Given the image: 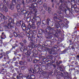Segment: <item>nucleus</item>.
Masks as SVG:
<instances>
[{"label": "nucleus", "mask_w": 79, "mask_h": 79, "mask_svg": "<svg viewBox=\"0 0 79 79\" xmlns=\"http://www.w3.org/2000/svg\"><path fill=\"white\" fill-rule=\"evenodd\" d=\"M53 19L54 20L55 22H52V24H54L55 27L57 29H58L60 27V23L62 22V20L60 19L58 15H57V16H54Z\"/></svg>", "instance_id": "nucleus-1"}, {"label": "nucleus", "mask_w": 79, "mask_h": 79, "mask_svg": "<svg viewBox=\"0 0 79 79\" xmlns=\"http://www.w3.org/2000/svg\"><path fill=\"white\" fill-rule=\"evenodd\" d=\"M24 49L22 48H20V51L21 52H23V53L25 55H27L29 51H31L32 50V48L29 46H25L24 47Z\"/></svg>", "instance_id": "nucleus-2"}, {"label": "nucleus", "mask_w": 79, "mask_h": 79, "mask_svg": "<svg viewBox=\"0 0 79 79\" xmlns=\"http://www.w3.org/2000/svg\"><path fill=\"white\" fill-rule=\"evenodd\" d=\"M64 0H60V2L61 4L59 6V8L60 10H62L63 12H65L66 13V11L67 10L66 9H65L64 8L66 7V5L64 3Z\"/></svg>", "instance_id": "nucleus-3"}, {"label": "nucleus", "mask_w": 79, "mask_h": 79, "mask_svg": "<svg viewBox=\"0 0 79 79\" xmlns=\"http://www.w3.org/2000/svg\"><path fill=\"white\" fill-rule=\"evenodd\" d=\"M21 14L22 15H24L25 14L24 18L25 19L27 18V17L30 14V12L29 11H27L26 12V11L25 10H21Z\"/></svg>", "instance_id": "nucleus-4"}, {"label": "nucleus", "mask_w": 79, "mask_h": 79, "mask_svg": "<svg viewBox=\"0 0 79 79\" xmlns=\"http://www.w3.org/2000/svg\"><path fill=\"white\" fill-rule=\"evenodd\" d=\"M53 29H54V28H52L50 27H47L45 31H44V30L43 29H40V31H39V32H40L41 31V33L42 32H44V34H45V32H48V31H52V30H53Z\"/></svg>", "instance_id": "nucleus-5"}, {"label": "nucleus", "mask_w": 79, "mask_h": 79, "mask_svg": "<svg viewBox=\"0 0 79 79\" xmlns=\"http://www.w3.org/2000/svg\"><path fill=\"white\" fill-rule=\"evenodd\" d=\"M13 0L12 2L15 3H19L20 5L22 4V5H25V2H24V0Z\"/></svg>", "instance_id": "nucleus-6"}, {"label": "nucleus", "mask_w": 79, "mask_h": 79, "mask_svg": "<svg viewBox=\"0 0 79 79\" xmlns=\"http://www.w3.org/2000/svg\"><path fill=\"white\" fill-rule=\"evenodd\" d=\"M13 23H8L6 25V31H8V29H11L13 27Z\"/></svg>", "instance_id": "nucleus-7"}, {"label": "nucleus", "mask_w": 79, "mask_h": 79, "mask_svg": "<svg viewBox=\"0 0 79 79\" xmlns=\"http://www.w3.org/2000/svg\"><path fill=\"white\" fill-rule=\"evenodd\" d=\"M33 21H37V23H36V24L37 25V26H39V25H40V21H41V20H40V18H39V17H36L35 19V18L33 17Z\"/></svg>", "instance_id": "nucleus-8"}, {"label": "nucleus", "mask_w": 79, "mask_h": 79, "mask_svg": "<svg viewBox=\"0 0 79 79\" xmlns=\"http://www.w3.org/2000/svg\"><path fill=\"white\" fill-rule=\"evenodd\" d=\"M32 53V52L31 51H30L28 52V53L27 55H26V56H27V61H29V62H31V61H32V59L31 58V56H30V55Z\"/></svg>", "instance_id": "nucleus-9"}, {"label": "nucleus", "mask_w": 79, "mask_h": 79, "mask_svg": "<svg viewBox=\"0 0 79 79\" xmlns=\"http://www.w3.org/2000/svg\"><path fill=\"white\" fill-rule=\"evenodd\" d=\"M31 7H29V10H30L31 11V10H32V9H33V10L34 11L35 9V7H37V5L35 3H32V4H31Z\"/></svg>", "instance_id": "nucleus-10"}, {"label": "nucleus", "mask_w": 79, "mask_h": 79, "mask_svg": "<svg viewBox=\"0 0 79 79\" xmlns=\"http://www.w3.org/2000/svg\"><path fill=\"white\" fill-rule=\"evenodd\" d=\"M28 31H27V32H29L30 34H32L33 35L35 36L37 34V32L35 31H32L30 30L29 29H27Z\"/></svg>", "instance_id": "nucleus-11"}, {"label": "nucleus", "mask_w": 79, "mask_h": 79, "mask_svg": "<svg viewBox=\"0 0 79 79\" xmlns=\"http://www.w3.org/2000/svg\"><path fill=\"white\" fill-rule=\"evenodd\" d=\"M25 34L27 35V36L28 37V40H31V41H32V34H30V33H28L27 31L26 32Z\"/></svg>", "instance_id": "nucleus-12"}, {"label": "nucleus", "mask_w": 79, "mask_h": 79, "mask_svg": "<svg viewBox=\"0 0 79 79\" xmlns=\"http://www.w3.org/2000/svg\"><path fill=\"white\" fill-rule=\"evenodd\" d=\"M57 13H59V14L58 16L59 17V18H60V19H61V18H64V16L63 15V14L61 13V11L59 10V11L57 10Z\"/></svg>", "instance_id": "nucleus-13"}, {"label": "nucleus", "mask_w": 79, "mask_h": 79, "mask_svg": "<svg viewBox=\"0 0 79 79\" xmlns=\"http://www.w3.org/2000/svg\"><path fill=\"white\" fill-rule=\"evenodd\" d=\"M21 26L23 31H26V32L29 31V30H27V27L24 23H22Z\"/></svg>", "instance_id": "nucleus-14"}, {"label": "nucleus", "mask_w": 79, "mask_h": 79, "mask_svg": "<svg viewBox=\"0 0 79 79\" xmlns=\"http://www.w3.org/2000/svg\"><path fill=\"white\" fill-rule=\"evenodd\" d=\"M2 5L0 6V8H2V10H4L5 12H7L8 11V9L6 6H4L3 5L1 4Z\"/></svg>", "instance_id": "nucleus-15"}, {"label": "nucleus", "mask_w": 79, "mask_h": 79, "mask_svg": "<svg viewBox=\"0 0 79 79\" xmlns=\"http://www.w3.org/2000/svg\"><path fill=\"white\" fill-rule=\"evenodd\" d=\"M35 76L34 75H28L26 77L27 79H35Z\"/></svg>", "instance_id": "nucleus-16"}, {"label": "nucleus", "mask_w": 79, "mask_h": 79, "mask_svg": "<svg viewBox=\"0 0 79 79\" xmlns=\"http://www.w3.org/2000/svg\"><path fill=\"white\" fill-rule=\"evenodd\" d=\"M34 23L35 22L34 20L31 21V29H35V25Z\"/></svg>", "instance_id": "nucleus-17"}, {"label": "nucleus", "mask_w": 79, "mask_h": 79, "mask_svg": "<svg viewBox=\"0 0 79 79\" xmlns=\"http://www.w3.org/2000/svg\"><path fill=\"white\" fill-rule=\"evenodd\" d=\"M78 10H79V9H78V8H77L76 7H74V6H72L71 8V11H73L75 10L76 12H78V11H77Z\"/></svg>", "instance_id": "nucleus-18"}, {"label": "nucleus", "mask_w": 79, "mask_h": 79, "mask_svg": "<svg viewBox=\"0 0 79 79\" xmlns=\"http://www.w3.org/2000/svg\"><path fill=\"white\" fill-rule=\"evenodd\" d=\"M52 43L53 44V41H51L50 40H48L46 41L45 44H46L47 45H53L52 44Z\"/></svg>", "instance_id": "nucleus-19"}, {"label": "nucleus", "mask_w": 79, "mask_h": 79, "mask_svg": "<svg viewBox=\"0 0 79 79\" xmlns=\"http://www.w3.org/2000/svg\"><path fill=\"white\" fill-rule=\"evenodd\" d=\"M22 22V21L20 20L19 22H17L16 23V25L18 27H19L22 26V25H21V23Z\"/></svg>", "instance_id": "nucleus-20"}, {"label": "nucleus", "mask_w": 79, "mask_h": 79, "mask_svg": "<svg viewBox=\"0 0 79 79\" xmlns=\"http://www.w3.org/2000/svg\"><path fill=\"white\" fill-rule=\"evenodd\" d=\"M14 4L13 3H12L11 4H10L9 6H8V8L11 10H13L14 9V6H13Z\"/></svg>", "instance_id": "nucleus-21"}, {"label": "nucleus", "mask_w": 79, "mask_h": 79, "mask_svg": "<svg viewBox=\"0 0 79 79\" xmlns=\"http://www.w3.org/2000/svg\"><path fill=\"white\" fill-rule=\"evenodd\" d=\"M20 76H23V75H22L21 73H19V76H17V79H23V77H22Z\"/></svg>", "instance_id": "nucleus-22"}, {"label": "nucleus", "mask_w": 79, "mask_h": 79, "mask_svg": "<svg viewBox=\"0 0 79 79\" xmlns=\"http://www.w3.org/2000/svg\"><path fill=\"white\" fill-rule=\"evenodd\" d=\"M49 23V19H47L46 21H45L44 22V24H48V23Z\"/></svg>", "instance_id": "nucleus-23"}, {"label": "nucleus", "mask_w": 79, "mask_h": 79, "mask_svg": "<svg viewBox=\"0 0 79 79\" xmlns=\"http://www.w3.org/2000/svg\"><path fill=\"white\" fill-rule=\"evenodd\" d=\"M30 46L32 47V48H35V45L34 43H30Z\"/></svg>", "instance_id": "nucleus-24"}, {"label": "nucleus", "mask_w": 79, "mask_h": 79, "mask_svg": "<svg viewBox=\"0 0 79 79\" xmlns=\"http://www.w3.org/2000/svg\"><path fill=\"white\" fill-rule=\"evenodd\" d=\"M31 21H30L29 22V24L28 25V29H30L31 28Z\"/></svg>", "instance_id": "nucleus-25"}, {"label": "nucleus", "mask_w": 79, "mask_h": 79, "mask_svg": "<svg viewBox=\"0 0 79 79\" xmlns=\"http://www.w3.org/2000/svg\"><path fill=\"white\" fill-rule=\"evenodd\" d=\"M9 21L10 22V23H14V20H13V19L11 18H10L9 19Z\"/></svg>", "instance_id": "nucleus-26"}, {"label": "nucleus", "mask_w": 79, "mask_h": 79, "mask_svg": "<svg viewBox=\"0 0 79 79\" xmlns=\"http://www.w3.org/2000/svg\"><path fill=\"white\" fill-rule=\"evenodd\" d=\"M27 68L26 66L24 65H23L22 66L21 69L22 70H25Z\"/></svg>", "instance_id": "nucleus-27"}, {"label": "nucleus", "mask_w": 79, "mask_h": 79, "mask_svg": "<svg viewBox=\"0 0 79 79\" xmlns=\"http://www.w3.org/2000/svg\"><path fill=\"white\" fill-rule=\"evenodd\" d=\"M57 48L58 46H57V45H56L52 47V49L54 50H56L57 49Z\"/></svg>", "instance_id": "nucleus-28"}, {"label": "nucleus", "mask_w": 79, "mask_h": 79, "mask_svg": "<svg viewBox=\"0 0 79 79\" xmlns=\"http://www.w3.org/2000/svg\"><path fill=\"white\" fill-rule=\"evenodd\" d=\"M1 39H5V38H6V35L5 34L4 35H2L1 36Z\"/></svg>", "instance_id": "nucleus-29"}, {"label": "nucleus", "mask_w": 79, "mask_h": 79, "mask_svg": "<svg viewBox=\"0 0 79 79\" xmlns=\"http://www.w3.org/2000/svg\"><path fill=\"white\" fill-rule=\"evenodd\" d=\"M43 7L45 8V10H47V4L44 3L43 5Z\"/></svg>", "instance_id": "nucleus-30"}, {"label": "nucleus", "mask_w": 79, "mask_h": 79, "mask_svg": "<svg viewBox=\"0 0 79 79\" xmlns=\"http://www.w3.org/2000/svg\"><path fill=\"white\" fill-rule=\"evenodd\" d=\"M39 61V60H37V59H34L33 61V63H37V62H38Z\"/></svg>", "instance_id": "nucleus-31"}, {"label": "nucleus", "mask_w": 79, "mask_h": 79, "mask_svg": "<svg viewBox=\"0 0 79 79\" xmlns=\"http://www.w3.org/2000/svg\"><path fill=\"white\" fill-rule=\"evenodd\" d=\"M32 40L31 41L32 42H33V41H34L35 40V39H36V38L34 36H33V35L32 36Z\"/></svg>", "instance_id": "nucleus-32"}, {"label": "nucleus", "mask_w": 79, "mask_h": 79, "mask_svg": "<svg viewBox=\"0 0 79 79\" xmlns=\"http://www.w3.org/2000/svg\"><path fill=\"white\" fill-rule=\"evenodd\" d=\"M17 37H22V38H23V37H24V35H23V34L22 35H17Z\"/></svg>", "instance_id": "nucleus-33"}, {"label": "nucleus", "mask_w": 79, "mask_h": 79, "mask_svg": "<svg viewBox=\"0 0 79 79\" xmlns=\"http://www.w3.org/2000/svg\"><path fill=\"white\" fill-rule=\"evenodd\" d=\"M13 34L14 37H18V34L16 33V32H14L13 33Z\"/></svg>", "instance_id": "nucleus-34"}, {"label": "nucleus", "mask_w": 79, "mask_h": 79, "mask_svg": "<svg viewBox=\"0 0 79 79\" xmlns=\"http://www.w3.org/2000/svg\"><path fill=\"white\" fill-rule=\"evenodd\" d=\"M16 8L17 10L20 9V6L19 5H18L16 6Z\"/></svg>", "instance_id": "nucleus-35"}, {"label": "nucleus", "mask_w": 79, "mask_h": 79, "mask_svg": "<svg viewBox=\"0 0 79 79\" xmlns=\"http://www.w3.org/2000/svg\"><path fill=\"white\" fill-rule=\"evenodd\" d=\"M34 68L35 69H38V68H39V67L38 66V65L35 64L34 65Z\"/></svg>", "instance_id": "nucleus-36"}, {"label": "nucleus", "mask_w": 79, "mask_h": 79, "mask_svg": "<svg viewBox=\"0 0 79 79\" xmlns=\"http://www.w3.org/2000/svg\"><path fill=\"white\" fill-rule=\"evenodd\" d=\"M37 37L40 39H42L43 37V36H39V34H38L37 36Z\"/></svg>", "instance_id": "nucleus-37"}, {"label": "nucleus", "mask_w": 79, "mask_h": 79, "mask_svg": "<svg viewBox=\"0 0 79 79\" xmlns=\"http://www.w3.org/2000/svg\"><path fill=\"white\" fill-rule=\"evenodd\" d=\"M64 79H71V77H69L68 76H65L64 77Z\"/></svg>", "instance_id": "nucleus-38"}, {"label": "nucleus", "mask_w": 79, "mask_h": 79, "mask_svg": "<svg viewBox=\"0 0 79 79\" xmlns=\"http://www.w3.org/2000/svg\"><path fill=\"white\" fill-rule=\"evenodd\" d=\"M51 40H56V39H55V38L53 37H52L51 38Z\"/></svg>", "instance_id": "nucleus-39"}, {"label": "nucleus", "mask_w": 79, "mask_h": 79, "mask_svg": "<svg viewBox=\"0 0 79 79\" xmlns=\"http://www.w3.org/2000/svg\"><path fill=\"white\" fill-rule=\"evenodd\" d=\"M26 2L27 3H29V2H31L32 3V0H26Z\"/></svg>", "instance_id": "nucleus-40"}, {"label": "nucleus", "mask_w": 79, "mask_h": 79, "mask_svg": "<svg viewBox=\"0 0 79 79\" xmlns=\"http://www.w3.org/2000/svg\"><path fill=\"white\" fill-rule=\"evenodd\" d=\"M19 64H20V65H22L23 64V62L21 61H19Z\"/></svg>", "instance_id": "nucleus-41"}, {"label": "nucleus", "mask_w": 79, "mask_h": 79, "mask_svg": "<svg viewBox=\"0 0 79 79\" xmlns=\"http://www.w3.org/2000/svg\"><path fill=\"white\" fill-rule=\"evenodd\" d=\"M2 46V40H0V47Z\"/></svg>", "instance_id": "nucleus-42"}, {"label": "nucleus", "mask_w": 79, "mask_h": 79, "mask_svg": "<svg viewBox=\"0 0 79 79\" xmlns=\"http://www.w3.org/2000/svg\"><path fill=\"white\" fill-rule=\"evenodd\" d=\"M2 57H3V55H2V53H0V59H1Z\"/></svg>", "instance_id": "nucleus-43"}, {"label": "nucleus", "mask_w": 79, "mask_h": 79, "mask_svg": "<svg viewBox=\"0 0 79 79\" xmlns=\"http://www.w3.org/2000/svg\"><path fill=\"white\" fill-rule=\"evenodd\" d=\"M50 11H51V9L50 8V7L48 8V13H50Z\"/></svg>", "instance_id": "nucleus-44"}, {"label": "nucleus", "mask_w": 79, "mask_h": 79, "mask_svg": "<svg viewBox=\"0 0 79 79\" xmlns=\"http://www.w3.org/2000/svg\"><path fill=\"white\" fill-rule=\"evenodd\" d=\"M2 17L4 19L6 20V19H7V18L5 16H4V15H3V16Z\"/></svg>", "instance_id": "nucleus-45"}, {"label": "nucleus", "mask_w": 79, "mask_h": 79, "mask_svg": "<svg viewBox=\"0 0 79 79\" xmlns=\"http://www.w3.org/2000/svg\"><path fill=\"white\" fill-rule=\"evenodd\" d=\"M39 4L40 5H42V1H40L39 2Z\"/></svg>", "instance_id": "nucleus-46"}, {"label": "nucleus", "mask_w": 79, "mask_h": 79, "mask_svg": "<svg viewBox=\"0 0 79 79\" xmlns=\"http://www.w3.org/2000/svg\"><path fill=\"white\" fill-rule=\"evenodd\" d=\"M9 53H10V51H8L6 52V53H4V54H6V55H8V54H9Z\"/></svg>", "instance_id": "nucleus-47"}, {"label": "nucleus", "mask_w": 79, "mask_h": 79, "mask_svg": "<svg viewBox=\"0 0 79 79\" xmlns=\"http://www.w3.org/2000/svg\"><path fill=\"white\" fill-rule=\"evenodd\" d=\"M57 33H59V34H61V31L60 30L57 31Z\"/></svg>", "instance_id": "nucleus-48"}, {"label": "nucleus", "mask_w": 79, "mask_h": 79, "mask_svg": "<svg viewBox=\"0 0 79 79\" xmlns=\"http://www.w3.org/2000/svg\"><path fill=\"white\" fill-rule=\"evenodd\" d=\"M3 15L2 14V13H0V17H3Z\"/></svg>", "instance_id": "nucleus-49"}, {"label": "nucleus", "mask_w": 79, "mask_h": 79, "mask_svg": "<svg viewBox=\"0 0 79 79\" xmlns=\"http://www.w3.org/2000/svg\"><path fill=\"white\" fill-rule=\"evenodd\" d=\"M39 10H43V7L42 6H40L39 8Z\"/></svg>", "instance_id": "nucleus-50"}, {"label": "nucleus", "mask_w": 79, "mask_h": 79, "mask_svg": "<svg viewBox=\"0 0 79 79\" xmlns=\"http://www.w3.org/2000/svg\"><path fill=\"white\" fill-rule=\"evenodd\" d=\"M63 73H60V76H61L62 77V76H63Z\"/></svg>", "instance_id": "nucleus-51"}, {"label": "nucleus", "mask_w": 79, "mask_h": 79, "mask_svg": "<svg viewBox=\"0 0 79 79\" xmlns=\"http://www.w3.org/2000/svg\"><path fill=\"white\" fill-rule=\"evenodd\" d=\"M14 16H15V17H17V16H18V14H14Z\"/></svg>", "instance_id": "nucleus-52"}, {"label": "nucleus", "mask_w": 79, "mask_h": 79, "mask_svg": "<svg viewBox=\"0 0 79 79\" xmlns=\"http://www.w3.org/2000/svg\"><path fill=\"white\" fill-rule=\"evenodd\" d=\"M20 45H21V46H23L24 45V44H23V43H20Z\"/></svg>", "instance_id": "nucleus-53"}, {"label": "nucleus", "mask_w": 79, "mask_h": 79, "mask_svg": "<svg viewBox=\"0 0 79 79\" xmlns=\"http://www.w3.org/2000/svg\"><path fill=\"white\" fill-rule=\"evenodd\" d=\"M14 54L15 55H18L17 53L16 52H14Z\"/></svg>", "instance_id": "nucleus-54"}, {"label": "nucleus", "mask_w": 79, "mask_h": 79, "mask_svg": "<svg viewBox=\"0 0 79 79\" xmlns=\"http://www.w3.org/2000/svg\"><path fill=\"white\" fill-rule=\"evenodd\" d=\"M23 42L25 43H26L27 42H26V40H24L23 41Z\"/></svg>", "instance_id": "nucleus-55"}, {"label": "nucleus", "mask_w": 79, "mask_h": 79, "mask_svg": "<svg viewBox=\"0 0 79 79\" xmlns=\"http://www.w3.org/2000/svg\"><path fill=\"white\" fill-rule=\"evenodd\" d=\"M13 59V60H14V61H15V60H16V58L15 57H14Z\"/></svg>", "instance_id": "nucleus-56"}, {"label": "nucleus", "mask_w": 79, "mask_h": 79, "mask_svg": "<svg viewBox=\"0 0 79 79\" xmlns=\"http://www.w3.org/2000/svg\"><path fill=\"white\" fill-rule=\"evenodd\" d=\"M2 21V17H0V21Z\"/></svg>", "instance_id": "nucleus-57"}, {"label": "nucleus", "mask_w": 79, "mask_h": 79, "mask_svg": "<svg viewBox=\"0 0 79 79\" xmlns=\"http://www.w3.org/2000/svg\"><path fill=\"white\" fill-rule=\"evenodd\" d=\"M15 45L16 46V47H18V45L16 44H15Z\"/></svg>", "instance_id": "nucleus-58"}, {"label": "nucleus", "mask_w": 79, "mask_h": 79, "mask_svg": "<svg viewBox=\"0 0 79 79\" xmlns=\"http://www.w3.org/2000/svg\"><path fill=\"white\" fill-rule=\"evenodd\" d=\"M4 60H6V59H7V57H4Z\"/></svg>", "instance_id": "nucleus-59"}, {"label": "nucleus", "mask_w": 79, "mask_h": 79, "mask_svg": "<svg viewBox=\"0 0 79 79\" xmlns=\"http://www.w3.org/2000/svg\"><path fill=\"white\" fill-rule=\"evenodd\" d=\"M15 70H16V71H18V69L17 68H15Z\"/></svg>", "instance_id": "nucleus-60"}, {"label": "nucleus", "mask_w": 79, "mask_h": 79, "mask_svg": "<svg viewBox=\"0 0 79 79\" xmlns=\"http://www.w3.org/2000/svg\"><path fill=\"white\" fill-rule=\"evenodd\" d=\"M71 1V2H74V0H70Z\"/></svg>", "instance_id": "nucleus-61"}, {"label": "nucleus", "mask_w": 79, "mask_h": 79, "mask_svg": "<svg viewBox=\"0 0 79 79\" xmlns=\"http://www.w3.org/2000/svg\"><path fill=\"white\" fill-rule=\"evenodd\" d=\"M4 3H6V0H3Z\"/></svg>", "instance_id": "nucleus-62"}, {"label": "nucleus", "mask_w": 79, "mask_h": 79, "mask_svg": "<svg viewBox=\"0 0 79 79\" xmlns=\"http://www.w3.org/2000/svg\"><path fill=\"white\" fill-rule=\"evenodd\" d=\"M5 35V34H4V32H2V35Z\"/></svg>", "instance_id": "nucleus-63"}, {"label": "nucleus", "mask_w": 79, "mask_h": 79, "mask_svg": "<svg viewBox=\"0 0 79 79\" xmlns=\"http://www.w3.org/2000/svg\"><path fill=\"white\" fill-rule=\"evenodd\" d=\"M77 58H79V55H77Z\"/></svg>", "instance_id": "nucleus-64"}]
</instances>
